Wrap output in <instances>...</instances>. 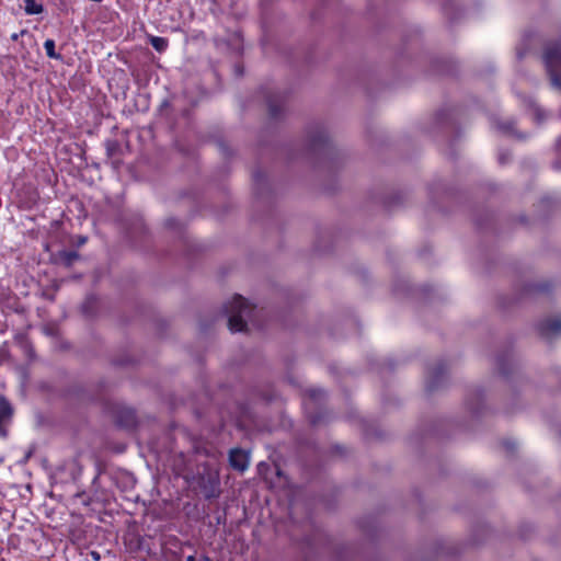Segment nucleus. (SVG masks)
<instances>
[{
	"instance_id": "obj_2",
	"label": "nucleus",
	"mask_w": 561,
	"mask_h": 561,
	"mask_svg": "<svg viewBox=\"0 0 561 561\" xmlns=\"http://www.w3.org/2000/svg\"><path fill=\"white\" fill-rule=\"evenodd\" d=\"M543 58L553 87L561 90V45L549 46Z\"/></svg>"
},
{
	"instance_id": "obj_11",
	"label": "nucleus",
	"mask_w": 561,
	"mask_h": 561,
	"mask_svg": "<svg viewBox=\"0 0 561 561\" xmlns=\"http://www.w3.org/2000/svg\"><path fill=\"white\" fill-rule=\"evenodd\" d=\"M186 561H194V558H193L192 556H188V557L186 558Z\"/></svg>"
},
{
	"instance_id": "obj_10",
	"label": "nucleus",
	"mask_w": 561,
	"mask_h": 561,
	"mask_svg": "<svg viewBox=\"0 0 561 561\" xmlns=\"http://www.w3.org/2000/svg\"><path fill=\"white\" fill-rule=\"evenodd\" d=\"M7 421H3L2 419H0V435L1 436H4L5 435V431L3 428V423H5Z\"/></svg>"
},
{
	"instance_id": "obj_8",
	"label": "nucleus",
	"mask_w": 561,
	"mask_h": 561,
	"mask_svg": "<svg viewBox=\"0 0 561 561\" xmlns=\"http://www.w3.org/2000/svg\"><path fill=\"white\" fill-rule=\"evenodd\" d=\"M543 330L546 333H558L559 331H561V321H549L545 324Z\"/></svg>"
},
{
	"instance_id": "obj_5",
	"label": "nucleus",
	"mask_w": 561,
	"mask_h": 561,
	"mask_svg": "<svg viewBox=\"0 0 561 561\" xmlns=\"http://www.w3.org/2000/svg\"><path fill=\"white\" fill-rule=\"evenodd\" d=\"M25 2V12L27 14H39L43 12V5L36 3L35 0H24Z\"/></svg>"
},
{
	"instance_id": "obj_1",
	"label": "nucleus",
	"mask_w": 561,
	"mask_h": 561,
	"mask_svg": "<svg viewBox=\"0 0 561 561\" xmlns=\"http://www.w3.org/2000/svg\"><path fill=\"white\" fill-rule=\"evenodd\" d=\"M254 307L239 295L232 297L228 302V327L232 332L245 330L247 320L250 319Z\"/></svg>"
},
{
	"instance_id": "obj_7",
	"label": "nucleus",
	"mask_w": 561,
	"mask_h": 561,
	"mask_svg": "<svg viewBox=\"0 0 561 561\" xmlns=\"http://www.w3.org/2000/svg\"><path fill=\"white\" fill-rule=\"evenodd\" d=\"M150 43L158 51H163L168 47V41L163 37L153 36L151 37Z\"/></svg>"
},
{
	"instance_id": "obj_9",
	"label": "nucleus",
	"mask_w": 561,
	"mask_h": 561,
	"mask_svg": "<svg viewBox=\"0 0 561 561\" xmlns=\"http://www.w3.org/2000/svg\"><path fill=\"white\" fill-rule=\"evenodd\" d=\"M7 421H3L2 419H0V435L1 436H4L5 435V431L3 428V423H5Z\"/></svg>"
},
{
	"instance_id": "obj_3",
	"label": "nucleus",
	"mask_w": 561,
	"mask_h": 561,
	"mask_svg": "<svg viewBox=\"0 0 561 561\" xmlns=\"http://www.w3.org/2000/svg\"><path fill=\"white\" fill-rule=\"evenodd\" d=\"M229 462L233 469L244 471L249 467V455L241 449H232L229 455Z\"/></svg>"
},
{
	"instance_id": "obj_4",
	"label": "nucleus",
	"mask_w": 561,
	"mask_h": 561,
	"mask_svg": "<svg viewBox=\"0 0 561 561\" xmlns=\"http://www.w3.org/2000/svg\"><path fill=\"white\" fill-rule=\"evenodd\" d=\"M13 410L11 404L4 399L0 397V419L3 421H9L12 416Z\"/></svg>"
},
{
	"instance_id": "obj_6",
	"label": "nucleus",
	"mask_w": 561,
	"mask_h": 561,
	"mask_svg": "<svg viewBox=\"0 0 561 561\" xmlns=\"http://www.w3.org/2000/svg\"><path fill=\"white\" fill-rule=\"evenodd\" d=\"M44 48L49 58L60 59V55L55 51V42L53 39H46L44 43Z\"/></svg>"
}]
</instances>
